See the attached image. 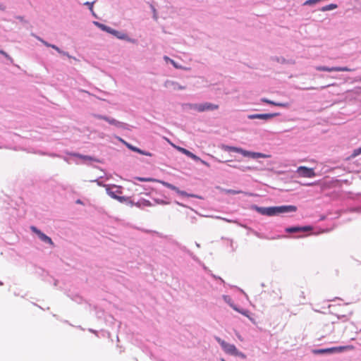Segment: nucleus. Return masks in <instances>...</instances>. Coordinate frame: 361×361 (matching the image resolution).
<instances>
[{
	"label": "nucleus",
	"instance_id": "obj_5",
	"mask_svg": "<svg viewBox=\"0 0 361 361\" xmlns=\"http://www.w3.org/2000/svg\"><path fill=\"white\" fill-rule=\"evenodd\" d=\"M32 35L33 37H35L38 41H39L40 42H42L44 45H45L46 47H51L54 49H55L58 53L63 55V56H67L68 58L69 59H75V57H73L71 56L68 52L67 51H64L63 50H61L59 47H58L57 46H56L55 44H50L48 42L45 41L44 39H43L42 37L35 35V34H32Z\"/></svg>",
	"mask_w": 361,
	"mask_h": 361
},
{
	"label": "nucleus",
	"instance_id": "obj_10",
	"mask_svg": "<svg viewBox=\"0 0 361 361\" xmlns=\"http://www.w3.org/2000/svg\"><path fill=\"white\" fill-rule=\"evenodd\" d=\"M297 172L300 176L305 178H312L315 176L313 169L306 166H300L298 168Z\"/></svg>",
	"mask_w": 361,
	"mask_h": 361
},
{
	"label": "nucleus",
	"instance_id": "obj_21",
	"mask_svg": "<svg viewBox=\"0 0 361 361\" xmlns=\"http://www.w3.org/2000/svg\"><path fill=\"white\" fill-rule=\"evenodd\" d=\"M114 200H118L121 203H126L127 204H129L131 207L134 206V201L130 200V197H128L117 195L116 198H115Z\"/></svg>",
	"mask_w": 361,
	"mask_h": 361
},
{
	"label": "nucleus",
	"instance_id": "obj_22",
	"mask_svg": "<svg viewBox=\"0 0 361 361\" xmlns=\"http://www.w3.org/2000/svg\"><path fill=\"white\" fill-rule=\"evenodd\" d=\"M134 205L139 208H142L144 207H151L152 204L147 200L140 199L137 202H134Z\"/></svg>",
	"mask_w": 361,
	"mask_h": 361
},
{
	"label": "nucleus",
	"instance_id": "obj_56",
	"mask_svg": "<svg viewBox=\"0 0 361 361\" xmlns=\"http://www.w3.org/2000/svg\"><path fill=\"white\" fill-rule=\"evenodd\" d=\"M195 245L197 247H200V245L198 243H195Z\"/></svg>",
	"mask_w": 361,
	"mask_h": 361
},
{
	"label": "nucleus",
	"instance_id": "obj_25",
	"mask_svg": "<svg viewBox=\"0 0 361 361\" xmlns=\"http://www.w3.org/2000/svg\"><path fill=\"white\" fill-rule=\"evenodd\" d=\"M353 314V311H350L348 314H334V315L338 319H342L343 322H346L349 319L350 316Z\"/></svg>",
	"mask_w": 361,
	"mask_h": 361
},
{
	"label": "nucleus",
	"instance_id": "obj_26",
	"mask_svg": "<svg viewBox=\"0 0 361 361\" xmlns=\"http://www.w3.org/2000/svg\"><path fill=\"white\" fill-rule=\"evenodd\" d=\"M338 8V5L336 4H329V5H326V6H323L320 10L322 11H331V10H334V9H336Z\"/></svg>",
	"mask_w": 361,
	"mask_h": 361
},
{
	"label": "nucleus",
	"instance_id": "obj_47",
	"mask_svg": "<svg viewBox=\"0 0 361 361\" xmlns=\"http://www.w3.org/2000/svg\"><path fill=\"white\" fill-rule=\"evenodd\" d=\"M92 181H93V182H97V184H98L99 185H100V186H104V187H105V188H106V186L107 185H104V184H103L102 182H99L98 180H92Z\"/></svg>",
	"mask_w": 361,
	"mask_h": 361
},
{
	"label": "nucleus",
	"instance_id": "obj_15",
	"mask_svg": "<svg viewBox=\"0 0 361 361\" xmlns=\"http://www.w3.org/2000/svg\"><path fill=\"white\" fill-rule=\"evenodd\" d=\"M164 87L173 90H183L185 89V86L179 85L177 82L167 80L164 82Z\"/></svg>",
	"mask_w": 361,
	"mask_h": 361
},
{
	"label": "nucleus",
	"instance_id": "obj_46",
	"mask_svg": "<svg viewBox=\"0 0 361 361\" xmlns=\"http://www.w3.org/2000/svg\"><path fill=\"white\" fill-rule=\"evenodd\" d=\"M235 311L240 313V311L242 309L239 308L236 305H234L233 307H232Z\"/></svg>",
	"mask_w": 361,
	"mask_h": 361
},
{
	"label": "nucleus",
	"instance_id": "obj_28",
	"mask_svg": "<svg viewBox=\"0 0 361 361\" xmlns=\"http://www.w3.org/2000/svg\"><path fill=\"white\" fill-rule=\"evenodd\" d=\"M161 183H162V185L164 186H165L166 188H167L171 190H173L175 192H176V190H178V188L171 183H169L165 182V181H161Z\"/></svg>",
	"mask_w": 361,
	"mask_h": 361
},
{
	"label": "nucleus",
	"instance_id": "obj_13",
	"mask_svg": "<svg viewBox=\"0 0 361 361\" xmlns=\"http://www.w3.org/2000/svg\"><path fill=\"white\" fill-rule=\"evenodd\" d=\"M106 193L113 199L116 198L117 194L121 193L120 190V187L113 185L112 186L106 185Z\"/></svg>",
	"mask_w": 361,
	"mask_h": 361
},
{
	"label": "nucleus",
	"instance_id": "obj_55",
	"mask_svg": "<svg viewBox=\"0 0 361 361\" xmlns=\"http://www.w3.org/2000/svg\"><path fill=\"white\" fill-rule=\"evenodd\" d=\"M357 212H361V207H358L355 209Z\"/></svg>",
	"mask_w": 361,
	"mask_h": 361
},
{
	"label": "nucleus",
	"instance_id": "obj_23",
	"mask_svg": "<svg viewBox=\"0 0 361 361\" xmlns=\"http://www.w3.org/2000/svg\"><path fill=\"white\" fill-rule=\"evenodd\" d=\"M93 24L97 26V27H99V29H101L102 31H104L106 32H108V33H111V31L112 30L111 27L104 25V24H102L98 21H93Z\"/></svg>",
	"mask_w": 361,
	"mask_h": 361
},
{
	"label": "nucleus",
	"instance_id": "obj_61",
	"mask_svg": "<svg viewBox=\"0 0 361 361\" xmlns=\"http://www.w3.org/2000/svg\"><path fill=\"white\" fill-rule=\"evenodd\" d=\"M0 285H1H1H3V283H2L1 281H0Z\"/></svg>",
	"mask_w": 361,
	"mask_h": 361
},
{
	"label": "nucleus",
	"instance_id": "obj_44",
	"mask_svg": "<svg viewBox=\"0 0 361 361\" xmlns=\"http://www.w3.org/2000/svg\"><path fill=\"white\" fill-rule=\"evenodd\" d=\"M3 56L7 59L11 63L13 62V59L5 51V54H3Z\"/></svg>",
	"mask_w": 361,
	"mask_h": 361
},
{
	"label": "nucleus",
	"instance_id": "obj_36",
	"mask_svg": "<svg viewBox=\"0 0 361 361\" xmlns=\"http://www.w3.org/2000/svg\"><path fill=\"white\" fill-rule=\"evenodd\" d=\"M321 0H307L305 3H304V5L305 6H311L312 4H314L319 1H320Z\"/></svg>",
	"mask_w": 361,
	"mask_h": 361
},
{
	"label": "nucleus",
	"instance_id": "obj_52",
	"mask_svg": "<svg viewBox=\"0 0 361 361\" xmlns=\"http://www.w3.org/2000/svg\"><path fill=\"white\" fill-rule=\"evenodd\" d=\"M214 276V278H215V279H219V280L221 281V283H224V281L221 277H217V276Z\"/></svg>",
	"mask_w": 361,
	"mask_h": 361
},
{
	"label": "nucleus",
	"instance_id": "obj_2",
	"mask_svg": "<svg viewBox=\"0 0 361 361\" xmlns=\"http://www.w3.org/2000/svg\"><path fill=\"white\" fill-rule=\"evenodd\" d=\"M94 117L97 119L104 120V121L108 122L109 124L115 126L116 127H117L118 128H122V129H128V125L127 123L118 121L114 118H111V117H109V116H106L104 115H101V114H94Z\"/></svg>",
	"mask_w": 361,
	"mask_h": 361
},
{
	"label": "nucleus",
	"instance_id": "obj_49",
	"mask_svg": "<svg viewBox=\"0 0 361 361\" xmlns=\"http://www.w3.org/2000/svg\"><path fill=\"white\" fill-rule=\"evenodd\" d=\"M198 161L201 162L202 164H204V165H205L207 166H209V164L207 161H204V160H202L201 159Z\"/></svg>",
	"mask_w": 361,
	"mask_h": 361
},
{
	"label": "nucleus",
	"instance_id": "obj_45",
	"mask_svg": "<svg viewBox=\"0 0 361 361\" xmlns=\"http://www.w3.org/2000/svg\"><path fill=\"white\" fill-rule=\"evenodd\" d=\"M137 180H139L140 181H142V182H147V181H150L152 179L150 178H137Z\"/></svg>",
	"mask_w": 361,
	"mask_h": 361
},
{
	"label": "nucleus",
	"instance_id": "obj_27",
	"mask_svg": "<svg viewBox=\"0 0 361 361\" xmlns=\"http://www.w3.org/2000/svg\"><path fill=\"white\" fill-rule=\"evenodd\" d=\"M68 296L71 298V299L75 302L80 304L82 303L83 299L78 294H73V295H68Z\"/></svg>",
	"mask_w": 361,
	"mask_h": 361
},
{
	"label": "nucleus",
	"instance_id": "obj_17",
	"mask_svg": "<svg viewBox=\"0 0 361 361\" xmlns=\"http://www.w3.org/2000/svg\"><path fill=\"white\" fill-rule=\"evenodd\" d=\"M177 150L181 153H183V154L186 155L187 157L191 158L192 159H193L194 161H199L200 160V158L199 157H197V155L194 154L192 152H191L190 151L183 148V147H176V146H174Z\"/></svg>",
	"mask_w": 361,
	"mask_h": 361
},
{
	"label": "nucleus",
	"instance_id": "obj_40",
	"mask_svg": "<svg viewBox=\"0 0 361 361\" xmlns=\"http://www.w3.org/2000/svg\"><path fill=\"white\" fill-rule=\"evenodd\" d=\"M16 18L19 20L20 22L23 23H28V21L26 20L23 16H16Z\"/></svg>",
	"mask_w": 361,
	"mask_h": 361
},
{
	"label": "nucleus",
	"instance_id": "obj_24",
	"mask_svg": "<svg viewBox=\"0 0 361 361\" xmlns=\"http://www.w3.org/2000/svg\"><path fill=\"white\" fill-rule=\"evenodd\" d=\"M268 157H270V155L265 154H263L261 152H252L251 155H250V158L254 159H256L258 158H268Z\"/></svg>",
	"mask_w": 361,
	"mask_h": 361
},
{
	"label": "nucleus",
	"instance_id": "obj_8",
	"mask_svg": "<svg viewBox=\"0 0 361 361\" xmlns=\"http://www.w3.org/2000/svg\"><path fill=\"white\" fill-rule=\"evenodd\" d=\"M30 229L32 232L36 233L38 236V238L44 243L49 244L51 246H54V243L50 237L44 234L43 232H42L39 229H38L37 227L32 226L30 227Z\"/></svg>",
	"mask_w": 361,
	"mask_h": 361
},
{
	"label": "nucleus",
	"instance_id": "obj_41",
	"mask_svg": "<svg viewBox=\"0 0 361 361\" xmlns=\"http://www.w3.org/2000/svg\"><path fill=\"white\" fill-rule=\"evenodd\" d=\"M361 154V147L356 149L353 151V156L356 157Z\"/></svg>",
	"mask_w": 361,
	"mask_h": 361
},
{
	"label": "nucleus",
	"instance_id": "obj_1",
	"mask_svg": "<svg viewBox=\"0 0 361 361\" xmlns=\"http://www.w3.org/2000/svg\"><path fill=\"white\" fill-rule=\"evenodd\" d=\"M252 208L259 214L268 216H278L281 214L295 212L297 211V207L294 205H281L269 207L254 205Z\"/></svg>",
	"mask_w": 361,
	"mask_h": 361
},
{
	"label": "nucleus",
	"instance_id": "obj_62",
	"mask_svg": "<svg viewBox=\"0 0 361 361\" xmlns=\"http://www.w3.org/2000/svg\"><path fill=\"white\" fill-rule=\"evenodd\" d=\"M221 361H226L224 359H221Z\"/></svg>",
	"mask_w": 361,
	"mask_h": 361
},
{
	"label": "nucleus",
	"instance_id": "obj_37",
	"mask_svg": "<svg viewBox=\"0 0 361 361\" xmlns=\"http://www.w3.org/2000/svg\"><path fill=\"white\" fill-rule=\"evenodd\" d=\"M170 63L173 65V66L177 69H183V68L178 65L174 60H170Z\"/></svg>",
	"mask_w": 361,
	"mask_h": 361
},
{
	"label": "nucleus",
	"instance_id": "obj_50",
	"mask_svg": "<svg viewBox=\"0 0 361 361\" xmlns=\"http://www.w3.org/2000/svg\"><path fill=\"white\" fill-rule=\"evenodd\" d=\"M0 10L1 11H5L6 10V6L2 4H0Z\"/></svg>",
	"mask_w": 361,
	"mask_h": 361
},
{
	"label": "nucleus",
	"instance_id": "obj_59",
	"mask_svg": "<svg viewBox=\"0 0 361 361\" xmlns=\"http://www.w3.org/2000/svg\"><path fill=\"white\" fill-rule=\"evenodd\" d=\"M153 11L155 13V8L152 7Z\"/></svg>",
	"mask_w": 361,
	"mask_h": 361
},
{
	"label": "nucleus",
	"instance_id": "obj_29",
	"mask_svg": "<svg viewBox=\"0 0 361 361\" xmlns=\"http://www.w3.org/2000/svg\"><path fill=\"white\" fill-rule=\"evenodd\" d=\"M161 183H162V185L164 186H165L166 188H167L171 190H173L175 192H176V190H178V188L171 183H169L165 182V181H161Z\"/></svg>",
	"mask_w": 361,
	"mask_h": 361
},
{
	"label": "nucleus",
	"instance_id": "obj_34",
	"mask_svg": "<svg viewBox=\"0 0 361 361\" xmlns=\"http://www.w3.org/2000/svg\"><path fill=\"white\" fill-rule=\"evenodd\" d=\"M226 194L228 195H237L243 193L242 190H232V189H226L224 190Z\"/></svg>",
	"mask_w": 361,
	"mask_h": 361
},
{
	"label": "nucleus",
	"instance_id": "obj_57",
	"mask_svg": "<svg viewBox=\"0 0 361 361\" xmlns=\"http://www.w3.org/2000/svg\"><path fill=\"white\" fill-rule=\"evenodd\" d=\"M57 283H58V281H55L54 286H57Z\"/></svg>",
	"mask_w": 361,
	"mask_h": 361
},
{
	"label": "nucleus",
	"instance_id": "obj_33",
	"mask_svg": "<svg viewBox=\"0 0 361 361\" xmlns=\"http://www.w3.org/2000/svg\"><path fill=\"white\" fill-rule=\"evenodd\" d=\"M94 1H92V2L86 1V2L84 3V5L87 6L88 8L91 11L92 15L94 17H97L96 14L94 13V11H93V4H94Z\"/></svg>",
	"mask_w": 361,
	"mask_h": 361
},
{
	"label": "nucleus",
	"instance_id": "obj_58",
	"mask_svg": "<svg viewBox=\"0 0 361 361\" xmlns=\"http://www.w3.org/2000/svg\"><path fill=\"white\" fill-rule=\"evenodd\" d=\"M245 169H250L251 168L248 166V167H245Z\"/></svg>",
	"mask_w": 361,
	"mask_h": 361
},
{
	"label": "nucleus",
	"instance_id": "obj_43",
	"mask_svg": "<svg viewBox=\"0 0 361 361\" xmlns=\"http://www.w3.org/2000/svg\"><path fill=\"white\" fill-rule=\"evenodd\" d=\"M240 314L244 316L249 317V311L245 309H242L240 311Z\"/></svg>",
	"mask_w": 361,
	"mask_h": 361
},
{
	"label": "nucleus",
	"instance_id": "obj_54",
	"mask_svg": "<svg viewBox=\"0 0 361 361\" xmlns=\"http://www.w3.org/2000/svg\"><path fill=\"white\" fill-rule=\"evenodd\" d=\"M0 54L1 55L5 54V51L4 50H2V49H0Z\"/></svg>",
	"mask_w": 361,
	"mask_h": 361
},
{
	"label": "nucleus",
	"instance_id": "obj_48",
	"mask_svg": "<svg viewBox=\"0 0 361 361\" xmlns=\"http://www.w3.org/2000/svg\"><path fill=\"white\" fill-rule=\"evenodd\" d=\"M164 60L166 62V63H170V60H172L171 59H170L169 56H164Z\"/></svg>",
	"mask_w": 361,
	"mask_h": 361
},
{
	"label": "nucleus",
	"instance_id": "obj_30",
	"mask_svg": "<svg viewBox=\"0 0 361 361\" xmlns=\"http://www.w3.org/2000/svg\"><path fill=\"white\" fill-rule=\"evenodd\" d=\"M178 194L182 195V196H185V197H197V198H199V199H202L201 197L200 196H197V195H190L188 193H187L185 191H183V190H180L178 188V190H176V192Z\"/></svg>",
	"mask_w": 361,
	"mask_h": 361
},
{
	"label": "nucleus",
	"instance_id": "obj_32",
	"mask_svg": "<svg viewBox=\"0 0 361 361\" xmlns=\"http://www.w3.org/2000/svg\"><path fill=\"white\" fill-rule=\"evenodd\" d=\"M271 60L273 61H276V62L280 63H286V59H284L283 57L273 56V57H271Z\"/></svg>",
	"mask_w": 361,
	"mask_h": 361
},
{
	"label": "nucleus",
	"instance_id": "obj_60",
	"mask_svg": "<svg viewBox=\"0 0 361 361\" xmlns=\"http://www.w3.org/2000/svg\"><path fill=\"white\" fill-rule=\"evenodd\" d=\"M90 331L94 332L92 329H90Z\"/></svg>",
	"mask_w": 361,
	"mask_h": 361
},
{
	"label": "nucleus",
	"instance_id": "obj_42",
	"mask_svg": "<svg viewBox=\"0 0 361 361\" xmlns=\"http://www.w3.org/2000/svg\"><path fill=\"white\" fill-rule=\"evenodd\" d=\"M191 109L195 110L199 112L200 104H192Z\"/></svg>",
	"mask_w": 361,
	"mask_h": 361
},
{
	"label": "nucleus",
	"instance_id": "obj_39",
	"mask_svg": "<svg viewBox=\"0 0 361 361\" xmlns=\"http://www.w3.org/2000/svg\"><path fill=\"white\" fill-rule=\"evenodd\" d=\"M192 105V103H185V104H182V107L185 110L191 109Z\"/></svg>",
	"mask_w": 361,
	"mask_h": 361
},
{
	"label": "nucleus",
	"instance_id": "obj_11",
	"mask_svg": "<svg viewBox=\"0 0 361 361\" xmlns=\"http://www.w3.org/2000/svg\"><path fill=\"white\" fill-rule=\"evenodd\" d=\"M110 34L115 36L116 38H118L119 39L126 40L131 43H136V40L135 39L130 38L126 34L119 32L113 28H112Z\"/></svg>",
	"mask_w": 361,
	"mask_h": 361
},
{
	"label": "nucleus",
	"instance_id": "obj_14",
	"mask_svg": "<svg viewBox=\"0 0 361 361\" xmlns=\"http://www.w3.org/2000/svg\"><path fill=\"white\" fill-rule=\"evenodd\" d=\"M226 149L228 152H237V153L242 154L243 157H250L251 152H252L250 151H247V150H245L240 147H237L226 146Z\"/></svg>",
	"mask_w": 361,
	"mask_h": 361
},
{
	"label": "nucleus",
	"instance_id": "obj_12",
	"mask_svg": "<svg viewBox=\"0 0 361 361\" xmlns=\"http://www.w3.org/2000/svg\"><path fill=\"white\" fill-rule=\"evenodd\" d=\"M219 109V105L210 102L200 104L199 112L211 111Z\"/></svg>",
	"mask_w": 361,
	"mask_h": 361
},
{
	"label": "nucleus",
	"instance_id": "obj_7",
	"mask_svg": "<svg viewBox=\"0 0 361 361\" xmlns=\"http://www.w3.org/2000/svg\"><path fill=\"white\" fill-rule=\"evenodd\" d=\"M315 69L319 71H327V72H334V71L350 72V71H354L353 69L349 68L347 66L328 67V66H316Z\"/></svg>",
	"mask_w": 361,
	"mask_h": 361
},
{
	"label": "nucleus",
	"instance_id": "obj_20",
	"mask_svg": "<svg viewBox=\"0 0 361 361\" xmlns=\"http://www.w3.org/2000/svg\"><path fill=\"white\" fill-rule=\"evenodd\" d=\"M261 101L264 103H267L269 104H271V105L280 106V107L288 108L290 106V104L287 102H286V103L276 102L271 101L270 99H268L267 98H262Z\"/></svg>",
	"mask_w": 361,
	"mask_h": 361
},
{
	"label": "nucleus",
	"instance_id": "obj_18",
	"mask_svg": "<svg viewBox=\"0 0 361 361\" xmlns=\"http://www.w3.org/2000/svg\"><path fill=\"white\" fill-rule=\"evenodd\" d=\"M310 229L311 228L310 226H292L286 228V232L293 233L300 231H310Z\"/></svg>",
	"mask_w": 361,
	"mask_h": 361
},
{
	"label": "nucleus",
	"instance_id": "obj_4",
	"mask_svg": "<svg viewBox=\"0 0 361 361\" xmlns=\"http://www.w3.org/2000/svg\"><path fill=\"white\" fill-rule=\"evenodd\" d=\"M350 346H338V347H332L328 348H319L313 350V353L316 355L319 354H333V353H339L343 352L344 350L350 348Z\"/></svg>",
	"mask_w": 361,
	"mask_h": 361
},
{
	"label": "nucleus",
	"instance_id": "obj_6",
	"mask_svg": "<svg viewBox=\"0 0 361 361\" xmlns=\"http://www.w3.org/2000/svg\"><path fill=\"white\" fill-rule=\"evenodd\" d=\"M32 35L33 37H35L38 41H39L40 42H42L44 45H45L46 47H51L54 49H55L58 53L63 55V56H67L68 58L69 59H75V57H73L71 56L68 52L67 51H64L63 50H61L59 47H58L57 46H56L55 44H50L48 42L45 41L44 39H43L42 37L35 35V34H32Z\"/></svg>",
	"mask_w": 361,
	"mask_h": 361
},
{
	"label": "nucleus",
	"instance_id": "obj_31",
	"mask_svg": "<svg viewBox=\"0 0 361 361\" xmlns=\"http://www.w3.org/2000/svg\"><path fill=\"white\" fill-rule=\"evenodd\" d=\"M223 299L229 305V306L231 307H233V305H235L233 301L232 300L231 298L229 296V295H223Z\"/></svg>",
	"mask_w": 361,
	"mask_h": 361
},
{
	"label": "nucleus",
	"instance_id": "obj_3",
	"mask_svg": "<svg viewBox=\"0 0 361 361\" xmlns=\"http://www.w3.org/2000/svg\"><path fill=\"white\" fill-rule=\"evenodd\" d=\"M216 341L221 345L222 350L228 355H233L236 353L237 348L235 345L228 343L219 336H214Z\"/></svg>",
	"mask_w": 361,
	"mask_h": 361
},
{
	"label": "nucleus",
	"instance_id": "obj_38",
	"mask_svg": "<svg viewBox=\"0 0 361 361\" xmlns=\"http://www.w3.org/2000/svg\"><path fill=\"white\" fill-rule=\"evenodd\" d=\"M39 154H42V155H48V156H49L51 157H61V156L59 154H55V153L47 154V153H44V152H39Z\"/></svg>",
	"mask_w": 361,
	"mask_h": 361
},
{
	"label": "nucleus",
	"instance_id": "obj_16",
	"mask_svg": "<svg viewBox=\"0 0 361 361\" xmlns=\"http://www.w3.org/2000/svg\"><path fill=\"white\" fill-rule=\"evenodd\" d=\"M122 142L126 145V146L130 149V150L133 151V152H137L140 154H142V155H145V156H148V157H152V154L150 153L149 152H147V151H145V150H142L137 147H135L126 142H125L124 140H121Z\"/></svg>",
	"mask_w": 361,
	"mask_h": 361
},
{
	"label": "nucleus",
	"instance_id": "obj_51",
	"mask_svg": "<svg viewBox=\"0 0 361 361\" xmlns=\"http://www.w3.org/2000/svg\"><path fill=\"white\" fill-rule=\"evenodd\" d=\"M76 204H83V202L81 200L78 199L75 201Z\"/></svg>",
	"mask_w": 361,
	"mask_h": 361
},
{
	"label": "nucleus",
	"instance_id": "obj_53",
	"mask_svg": "<svg viewBox=\"0 0 361 361\" xmlns=\"http://www.w3.org/2000/svg\"><path fill=\"white\" fill-rule=\"evenodd\" d=\"M314 87H311L303 88L302 90H314Z\"/></svg>",
	"mask_w": 361,
	"mask_h": 361
},
{
	"label": "nucleus",
	"instance_id": "obj_19",
	"mask_svg": "<svg viewBox=\"0 0 361 361\" xmlns=\"http://www.w3.org/2000/svg\"><path fill=\"white\" fill-rule=\"evenodd\" d=\"M70 154L73 157L80 158V159H83L84 161H96L98 163L101 162V161L99 159H97L95 157H91L89 155H82L79 153H71Z\"/></svg>",
	"mask_w": 361,
	"mask_h": 361
},
{
	"label": "nucleus",
	"instance_id": "obj_9",
	"mask_svg": "<svg viewBox=\"0 0 361 361\" xmlns=\"http://www.w3.org/2000/svg\"><path fill=\"white\" fill-rule=\"evenodd\" d=\"M280 115V113H269V114H249L247 116V118L250 120L253 119H262L265 121H268L274 117L278 116Z\"/></svg>",
	"mask_w": 361,
	"mask_h": 361
},
{
	"label": "nucleus",
	"instance_id": "obj_35",
	"mask_svg": "<svg viewBox=\"0 0 361 361\" xmlns=\"http://www.w3.org/2000/svg\"><path fill=\"white\" fill-rule=\"evenodd\" d=\"M233 356L239 357L242 359H245L246 355L243 352L239 351L238 349L236 350V353H234Z\"/></svg>",
	"mask_w": 361,
	"mask_h": 361
}]
</instances>
